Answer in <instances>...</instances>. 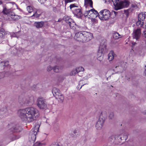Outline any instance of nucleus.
Wrapping results in <instances>:
<instances>
[{"instance_id": "f257e3e1", "label": "nucleus", "mask_w": 146, "mask_h": 146, "mask_svg": "<svg viewBox=\"0 0 146 146\" xmlns=\"http://www.w3.org/2000/svg\"><path fill=\"white\" fill-rule=\"evenodd\" d=\"M18 113L21 120L26 122L33 121L39 114L38 110L33 107L20 109L18 111Z\"/></svg>"}, {"instance_id": "f03ea898", "label": "nucleus", "mask_w": 146, "mask_h": 146, "mask_svg": "<svg viewBox=\"0 0 146 146\" xmlns=\"http://www.w3.org/2000/svg\"><path fill=\"white\" fill-rule=\"evenodd\" d=\"M113 3L114 9L117 11L127 7L129 5L130 2L128 0H111Z\"/></svg>"}, {"instance_id": "7ed1b4c3", "label": "nucleus", "mask_w": 146, "mask_h": 146, "mask_svg": "<svg viewBox=\"0 0 146 146\" xmlns=\"http://www.w3.org/2000/svg\"><path fill=\"white\" fill-rule=\"evenodd\" d=\"M127 134L126 133H122L120 135H112L110 139V140L112 143L116 144L123 143L127 139Z\"/></svg>"}, {"instance_id": "20e7f679", "label": "nucleus", "mask_w": 146, "mask_h": 146, "mask_svg": "<svg viewBox=\"0 0 146 146\" xmlns=\"http://www.w3.org/2000/svg\"><path fill=\"white\" fill-rule=\"evenodd\" d=\"M106 116V112L104 111L101 113L96 124L95 127L97 129L99 130L102 129Z\"/></svg>"}, {"instance_id": "39448f33", "label": "nucleus", "mask_w": 146, "mask_h": 146, "mask_svg": "<svg viewBox=\"0 0 146 146\" xmlns=\"http://www.w3.org/2000/svg\"><path fill=\"white\" fill-rule=\"evenodd\" d=\"M3 12L4 14L7 15L10 17L9 19L11 20L13 19L14 20H17L20 18V17L19 15H15V13L12 12V10L9 8H4Z\"/></svg>"}, {"instance_id": "423d86ee", "label": "nucleus", "mask_w": 146, "mask_h": 146, "mask_svg": "<svg viewBox=\"0 0 146 146\" xmlns=\"http://www.w3.org/2000/svg\"><path fill=\"white\" fill-rule=\"evenodd\" d=\"M86 9V11L84 13V16L86 18L96 17L98 16V12L93 8Z\"/></svg>"}, {"instance_id": "0eeeda50", "label": "nucleus", "mask_w": 146, "mask_h": 146, "mask_svg": "<svg viewBox=\"0 0 146 146\" xmlns=\"http://www.w3.org/2000/svg\"><path fill=\"white\" fill-rule=\"evenodd\" d=\"M39 126L36 125L33 129L30 132L29 136V139L30 142L33 143L36 138V135L38 130Z\"/></svg>"}, {"instance_id": "6e6552de", "label": "nucleus", "mask_w": 146, "mask_h": 146, "mask_svg": "<svg viewBox=\"0 0 146 146\" xmlns=\"http://www.w3.org/2000/svg\"><path fill=\"white\" fill-rule=\"evenodd\" d=\"M52 92L53 96L57 99L59 102H63L64 97L62 94L60 93V90L56 88H54L52 90Z\"/></svg>"}, {"instance_id": "1a4fd4ad", "label": "nucleus", "mask_w": 146, "mask_h": 146, "mask_svg": "<svg viewBox=\"0 0 146 146\" xmlns=\"http://www.w3.org/2000/svg\"><path fill=\"white\" fill-rule=\"evenodd\" d=\"M110 15V12L108 10L104 9L100 12L99 18L101 20H107L109 18Z\"/></svg>"}, {"instance_id": "9d476101", "label": "nucleus", "mask_w": 146, "mask_h": 146, "mask_svg": "<svg viewBox=\"0 0 146 146\" xmlns=\"http://www.w3.org/2000/svg\"><path fill=\"white\" fill-rule=\"evenodd\" d=\"M37 105L38 107L41 109H46L47 108V105L45 100L42 98H38Z\"/></svg>"}, {"instance_id": "9b49d317", "label": "nucleus", "mask_w": 146, "mask_h": 146, "mask_svg": "<svg viewBox=\"0 0 146 146\" xmlns=\"http://www.w3.org/2000/svg\"><path fill=\"white\" fill-rule=\"evenodd\" d=\"M70 7L73 11L74 14L78 17H80L82 16V13L81 9L78 8V7L75 4L70 5Z\"/></svg>"}, {"instance_id": "f8f14e48", "label": "nucleus", "mask_w": 146, "mask_h": 146, "mask_svg": "<svg viewBox=\"0 0 146 146\" xmlns=\"http://www.w3.org/2000/svg\"><path fill=\"white\" fill-rule=\"evenodd\" d=\"M34 102V97L32 96H30L26 99H23L22 102H20V103L26 105H31L33 104Z\"/></svg>"}, {"instance_id": "ddd939ff", "label": "nucleus", "mask_w": 146, "mask_h": 146, "mask_svg": "<svg viewBox=\"0 0 146 146\" xmlns=\"http://www.w3.org/2000/svg\"><path fill=\"white\" fill-rule=\"evenodd\" d=\"M106 44H104L103 45H102V44H101L97 54V59L100 61H101L102 60L103 57L102 56V54L103 52L106 50Z\"/></svg>"}, {"instance_id": "4468645a", "label": "nucleus", "mask_w": 146, "mask_h": 146, "mask_svg": "<svg viewBox=\"0 0 146 146\" xmlns=\"http://www.w3.org/2000/svg\"><path fill=\"white\" fill-rule=\"evenodd\" d=\"M83 42H86L90 40L92 37V35L90 33L86 31L83 32Z\"/></svg>"}, {"instance_id": "2eb2a0df", "label": "nucleus", "mask_w": 146, "mask_h": 146, "mask_svg": "<svg viewBox=\"0 0 146 146\" xmlns=\"http://www.w3.org/2000/svg\"><path fill=\"white\" fill-rule=\"evenodd\" d=\"M141 34V29L137 28L135 30L133 33V37L134 38L137 40L139 39L140 36Z\"/></svg>"}, {"instance_id": "dca6fc26", "label": "nucleus", "mask_w": 146, "mask_h": 146, "mask_svg": "<svg viewBox=\"0 0 146 146\" xmlns=\"http://www.w3.org/2000/svg\"><path fill=\"white\" fill-rule=\"evenodd\" d=\"M83 32H79L76 33L74 36V38L77 41L83 42Z\"/></svg>"}, {"instance_id": "f3484780", "label": "nucleus", "mask_w": 146, "mask_h": 146, "mask_svg": "<svg viewBox=\"0 0 146 146\" xmlns=\"http://www.w3.org/2000/svg\"><path fill=\"white\" fill-rule=\"evenodd\" d=\"M84 6L86 9L93 8V2L92 0H84Z\"/></svg>"}, {"instance_id": "a211bd4d", "label": "nucleus", "mask_w": 146, "mask_h": 146, "mask_svg": "<svg viewBox=\"0 0 146 146\" xmlns=\"http://www.w3.org/2000/svg\"><path fill=\"white\" fill-rule=\"evenodd\" d=\"M136 25L139 27L144 29H146V22H145L142 21H138L136 23Z\"/></svg>"}, {"instance_id": "6ab92c4d", "label": "nucleus", "mask_w": 146, "mask_h": 146, "mask_svg": "<svg viewBox=\"0 0 146 146\" xmlns=\"http://www.w3.org/2000/svg\"><path fill=\"white\" fill-rule=\"evenodd\" d=\"M64 68L62 66H56L53 68V70L54 72H60Z\"/></svg>"}, {"instance_id": "aec40b11", "label": "nucleus", "mask_w": 146, "mask_h": 146, "mask_svg": "<svg viewBox=\"0 0 146 146\" xmlns=\"http://www.w3.org/2000/svg\"><path fill=\"white\" fill-rule=\"evenodd\" d=\"M44 23L43 21L35 22L34 23V25L37 28H41L43 26Z\"/></svg>"}, {"instance_id": "412c9836", "label": "nucleus", "mask_w": 146, "mask_h": 146, "mask_svg": "<svg viewBox=\"0 0 146 146\" xmlns=\"http://www.w3.org/2000/svg\"><path fill=\"white\" fill-rule=\"evenodd\" d=\"M145 13H140L138 16V21H143L145 17H146V14Z\"/></svg>"}, {"instance_id": "4be33fe9", "label": "nucleus", "mask_w": 146, "mask_h": 146, "mask_svg": "<svg viewBox=\"0 0 146 146\" xmlns=\"http://www.w3.org/2000/svg\"><path fill=\"white\" fill-rule=\"evenodd\" d=\"M115 54L113 51H111L108 55V59L109 61L112 60L114 58Z\"/></svg>"}, {"instance_id": "5701e85b", "label": "nucleus", "mask_w": 146, "mask_h": 146, "mask_svg": "<svg viewBox=\"0 0 146 146\" xmlns=\"http://www.w3.org/2000/svg\"><path fill=\"white\" fill-rule=\"evenodd\" d=\"M33 13V14L32 17H34L36 18L39 17L40 15V13H38V11H37L36 9L35 10Z\"/></svg>"}, {"instance_id": "b1692460", "label": "nucleus", "mask_w": 146, "mask_h": 146, "mask_svg": "<svg viewBox=\"0 0 146 146\" xmlns=\"http://www.w3.org/2000/svg\"><path fill=\"white\" fill-rule=\"evenodd\" d=\"M36 9L31 6H28L27 8V10L29 13H33Z\"/></svg>"}, {"instance_id": "393cba45", "label": "nucleus", "mask_w": 146, "mask_h": 146, "mask_svg": "<svg viewBox=\"0 0 146 146\" xmlns=\"http://www.w3.org/2000/svg\"><path fill=\"white\" fill-rule=\"evenodd\" d=\"M113 37L114 39H117L121 37V35L117 33H115L113 34Z\"/></svg>"}, {"instance_id": "a878e982", "label": "nucleus", "mask_w": 146, "mask_h": 146, "mask_svg": "<svg viewBox=\"0 0 146 146\" xmlns=\"http://www.w3.org/2000/svg\"><path fill=\"white\" fill-rule=\"evenodd\" d=\"M71 20V19H69V21H68V23L69 24V25L71 28L73 27H74V26L76 25L75 23L73 21H70Z\"/></svg>"}, {"instance_id": "bb28decb", "label": "nucleus", "mask_w": 146, "mask_h": 146, "mask_svg": "<svg viewBox=\"0 0 146 146\" xmlns=\"http://www.w3.org/2000/svg\"><path fill=\"white\" fill-rule=\"evenodd\" d=\"M45 143H43L36 142L34 145V146H44Z\"/></svg>"}, {"instance_id": "cd10ccee", "label": "nucleus", "mask_w": 146, "mask_h": 146, "mask_svg": "<svg viewBox=\"0 0 146 146\" xmlns=\"http://www.w3.org/2000/svg\"><path fill=\"white\" fill-rule=\"evenodd\" d=\"M8 65L9 63L8 62H2L0 63V66H6Z\"/></svg>"}, {"instance_id": "c85d7f7f", "label": "nucleus", "mask_w": 146, "mask_h": 146, "mask_svg": "<svg viewBox=\"0 0 146 146\" xmlns=\"http://www.w3.org/2000/svg\"><path fill=\"white\" fill-rule=\"evenodd\" d=\"M14 131L16 132L20 131L21 130V128L19 126H17L15 127L14 128Z\"/></svg>"}, {"instance_id": "c756f323", "label": "nucleus", "mask_w": 146, "mask_h": 146, "mask_svg": "<svg viewBox=\"0 0 146 146\" xmlns=\"http://www.w3.org/2000/svg\"><path fill=\"white\" fill-rule=\"evenodd\" d=\"M78 73L76 69H74L70 73V75L71 76L74 75Z\"/></svg>"}, {"instance_id": "7c9ffc66", "label": "nucleus", "mask_w": 146, "mask_h": 146, "mask_svg": "<svg viewBox=\"0 0 146 146\" xmlns=\"http://www.w3.org/2000/svg\"><path fill=\"white\" fill-rule=\"evenodd\" d=\"M114 117L113 113L112 112L109 113V118L110 119H113Z\"/></svg>"}, {"instance_id": "2f4dec72", "label": "nucleus", "mask_w": 146, "mask_h": 146, "mask_svg": "<svg viewBox=\"0 0 146 146\" xmlns=\"http://www.w3.org/2000/svg\"><path fill=\"white\" fill-rule=\"evenodd\" d=\"M78 72L81 71H83L84 70V68L82 67H79L76 68Z\"/></svg>"}, {"instance_id": "473e14b6", "label": "nucleus", "mask_w": 146, "mask_h": 146, "mask_svg": "<svg viewBox=\"0 0 146 146\" xmlns=\"http://www.w3.org/2000/svg\"><path fill=\"white\" fill-rule=\"evenodd\" d=\"M18 33V32L16 33H13L11 34V35L12 37H18V36L17 34Z\"/></svg>"}, {"instance_id": "72a5a7b5", "label": "nucleus", "mask_w": 146, "mask_h": 146, "mask_svg": "<svg viewBox=\"0 0 146 146\" xmlns=\"http://www.w3.org/2000/svg\"><path fill=\"white\" fill-rule=\"evenodd\" d=\"M53 68L50 66H48L47 68V70L48 71H49L52 70Z\"/></svg>"}, {"instance_id": "f704fd0d", "label": "nucleus", "mask_w": 146, "mask_h": 146, "mask_svg": "<svg viewBox=\"0 0 146 146\" xmlns=\"http://www.w3.org/2000/svg\"><path fill=\"white\" fill-rule=\"evenodd\" d=\"M5 76V74L4 72H0V79L3 78Z\"/></svg>"}, {"instance_id": "c9c22d12", "label": "nucleus", "mask_w": 146, "mask_h": 146, "mask_svg": "<svg viewBox=\"0 0 146 146\" xmlns=\"http://www.w3.org/2000/svg\"><path fill=\"white\" fill-rule=\"evenodd\" d=\"M64 79V78L62 76H60L58 77V80L59 81H62Z\"/></svg>"}, {"instance_id": "e433bc0d", "label": "nucleus", "mask_w": 146, "mask_h": 146, "mask_svg": "<svg viewBox=\"0 0 146 146\" xmlns=\"http://www.w3.org/2000/svg\"><path fill=\"white\" fill-rule=\"evenodd\" d=\"M142 35L143 37L146 38V30H145L143 31Z\"/></svg>"}, {"instance_id": "4c0bfd02", "label": "nucleus", "mask_w": 146, "mask_h": 146, "mask_svg": "<svg viewBox=\"0 0 146 146\" xmlns=\"http://www.w3.org/2000/svg\"><path fill=\"white\" fill-rule=\"evenodd\" d=\"M50 146H60L57 143L51 145Z\"/></svg>"}, {"instance_id": "58836bf2", "label": "nucleus", "mask_w": 146, "mask_h": 146, "mask_svg": "<svg viewBox=\"0 0 146 146\" xmlns=\"http://www.w3.org/2000/svg\"><path fill=\"white\" fill-rule=\"evenodd\" d=\"M8 5L9 6L11 7L13 5L15 6H17L16 5L15 3H13V4L10 3Z\"/></svg>"}, {"instance_id": "ea45409f", "label": "nucleus", "mask_w": 146, "mask_h": 146, "mask_svg": "<svg viewBox=\"0 0 146 146\" xmlns=\"http://www.w3.org/2000/svg\"><path fill=\"white\" fill-rule=\"evenodd\" d=\"M105 1V3H109L111 1V0H103Z\"/></svg>"}, {"instance_id": "a19ab883", "label": "nucleus", "mask_w": 146, "mask_h": 146, "mask_svg": "<svg viewBox=\"0 0 146 146\" xmlns=\"http://www.w3.org/2000/svg\"><path fill=\"white\" fill-rule=\"evenodd\" d=\"M111 13L112 14H114L115 16H116L117 14V12L113 11H112Z\"/></svg>"}, {"instance_id": "79ce46f5", "label": "nucleus", "mask_w": 146, "mask_h": 146, "mask_svg": "<svg viewBox=\"0 0 146 146\" xmlns=\"http://www.w3.org/2000/svg\"><path fill=\"white\" fill-rule=\"evenodd\" d=\"M145 71L144 73V74L145 76H146V64L144 68Z\"/></svg>"}, {"instance_id": "37998d69", "label": "nucleus", "mask_w": 146, "mask_h": 146, "mask_svg": "<svg viewBox=\"0 0 146 146\" xmlns=\"http://www.w3.org/2000/svg\"><path fill=\"white\" fill-rule=\"evenodd\" d=\"M95 18L96 17H93L92 18H89V19H91V21L92 22H94L95 21H96V19H95Z\"/></svg>"}, {"instance_id": "c03bdc74", "label": "nucleus", "mask_w": 146, "mask_h": 146, "mask_svg": "<svg viewBox=\"0 0 146 146\" xmlns=\"http://www.w3.org/2000/svg\"><path fill=\"white\" fill-rule=\"evenodd\" d=\"M53 11L55 12H56L57 11V9L56 7H54L53 8Z\"/></svg>"}, {"instance_id": "a18cd8bd", "label": "nucleus", "mask_w": 146, "mask_h": 146, "mask_svg": "<svg viewBox=\"0 0 146 146\" xmlns=\"http://www.w3.org/2000/svg\"><path fill=\"white\" fill-rule=\"evenodd\" d=\"M131 7L133 8H135L137 7V6L135 5H131Z\"/></svg>"}, {"instance_id": "49530a36", "label": "nucleus", "mask_w": 146, "mask_h": 146, "mask_svg": "<svg viewBox=\"0 0 146 146\" xmlns=\"http://www.w3.org/2000/svg\"><path fill=\"white\" fill-rule=\"evenodd\" d=\"M43 135L44 136V137H46L47 136V134L45 133H44L43 134Z\"/></svg>"}, {"instance_id": "de8ad7c7", "label": "nucleus", "mask_w": 146, "mask_h": 146, "mask_svg": "<svg viewBox=\"0 0 146 146\" xmlns=\"http://www.w3.org/2000/svg\"><path fill=\"white\" fill-rule=\"evenodd\" d=\"M136 43L135 42H132V44L133 46H134L135 45Z\"/></svg>"}, {"instance_id": "09e8293b", "label": "nucleus", "mask_w": 146, "mask_h": 146, "mask_svg": "<svg viewBox=\"0 0 146 146\" xmlns=\"http://www.w3.org/2000/svg\"><path fill=\"white\" fill-rule=\"evenodd\" d=\"M143 113L144 114H145V113H146V110L145 111V112H143Z\"/></svg>"}, {"instance_id": "8fccbe9b", "label": "nucleus", "mask_w": 146, "mask_h": 146, "mask_svg": "<svg viewBox=\"0 0 146 146\" xmlns=\"http://www.w3.org/2000/svg\"><path fill=\"white\" fill-rule=\"evenodd\" d=\"M2 3L1 1H0V5Z\"/></svg>"}, {"instance_id": "3c124183", "label": "nucleus", "mask_w": 146, "mask_h": 146, "mask_svg": "<svg viewBox=\"0 0 146 146\" xmlns=\"http://www.w3.org/2000/svg\"><path fill=\"white\" fill-rule=\"evenodd\" d=\"M81 82V81H80V82H79V84H80Z\"/></svg>"}, {"instance_id": "603ef678", "label": "nucleus", "mask_w": 146, "mask_h": 146, "mask_svg": "<svg viewBox=\"0 0 146 146\" xmlns=\"http://www.w3.org/2000/svg\"><path fill=\"white\" fill-rule=\"evenodd\" d=\"M82 86H81V87H80V88H81V87H82Z\"/></svg>"}]
</instances>
